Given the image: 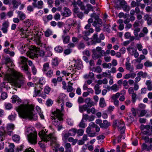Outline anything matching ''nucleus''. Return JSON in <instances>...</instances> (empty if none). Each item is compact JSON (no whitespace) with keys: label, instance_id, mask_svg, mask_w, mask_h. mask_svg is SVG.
<instances>
[{"label":"nucleus","instance_id":"4be33fe9","mask_svg":"<svg viewBox=\"0 0 152 152\" xmlns=\"http://www.w3.org/2000/svg\"><path fill=\"white\" fill-rule=\"evenodd\" d=\"M140 29L139 28H134V34L135 36L137 37L136 38V39L139 40L140 39V38L138 37L139 34L138 33L140 31Z\"/></svg>","mask_w":152,"mask_h":152},{"label":"nucleus","instance_id":"a211bd4d","mask_svg":"<svg viewBox=\"0 0 152 152\" xmlns=\"http://www.w3.org/2000/svg\"><path fill=\"white\" fill-rule=\"evenodd\" d=\"M142 147L143 150H146L147 151H149L150 150H152V144L148 146L146 144L144 143L142 145Z\"/></svg>","mask_w":152,"mask_h":152},{"label":"nucleus","instance_id":"3c124183","mask_svg":"<svg viewBox=\"0 0 152 152\" xmlns=\"http://www.w3.org/2000/svg\"><path fill=\"white\" fill-rule=\"evenodd\" d=\"M139 3H137V1H132L131 3V6L132 7H135L139 6Z\"/></svg>","mask_w":152,"mask_h":152},{"label":"nucleus","instance_id":"603ef678","mask_svg":"<svg viewBox=\"0 0 152 152\" xmlns=\"http://www.w3.org/2000/svg\"><path fill=\"white\" fill-rule=\"evenodd\" d=\"M140 26L139 22L136 20L134 23L133 25V27L135 28H138V27Z\"/></svg>","mask_w":152,"mask_h":152},{"label":"nucleus","instance_id":"a18cd8bd","mask_svg":"<svg viewBox=\"0 0 152 152\" xmlns=\"http://www.w3.org/2000/svg\"><path fill=\"white\" fill-rule=\"evenodd\" d=\"M122 8L124 11L126 12H129L130 9V7L127 5V4L126 5H125L124 6L122 7Z\"/></svg>","mask_w":152,"mask_h":152},{"label":"nucleus","instance_id":"de8ad7c7","mask_svg":"<svg viewBox=\"0 0 152 152\" xmlns=\"http://www.w3.org/2000/svg\"><path fill=\"white\" fill-rule=\"evenodd\" d=\"M58 60L56 58L53 59L52 62V64L54 66H56L58 65Z\"/></svg>","mask_w":152,"mask_h":152},{"label":"nucleus","instance_id":"9b49d317","mask_svg":"<svg viewBox=\"0 0 152 152\" xmlns=\"http://www.w3.org/2000/svg\"><path fill=\"white\" fill-rule=\"evenodd\" d=\"M9 22L7 21H6L2 24V27L1 30L4 33H6L7 31V29L9 26Z\"/></svg>","mask_w":152,"mask_h":152},{"label":"nucleus","instance_id":"052dcab7","mask_svg":"<svg viewBox=\"0 0 152 152\" xmlns=\"http://www.w3.org/2000/svg\"><path fill=\"white\" fill-rule=\"evenodd\" d=\"M136 46L139 51H141L142 50L143 47L141 44H137Z\"/></svg>","mask_w":152,"mask_h":152},{"label":"nucleus","instance_id":"6e6552de","mask_svg":"<svg viewBox=\"0 0 152 152\" xmlns=\"http://www.w3.org/2000/svg\"><path fill=\"white\" fill-rule=\"evenodd\" d=\"M112 126L114 128H117L118 130L122 131L121 132V134L122 133L125 129L124 122L119 120L114 121Z\"/></svg>","mask_w":152,"mask_h":152},{"label":"nucleus","instance_id":"473e14b6","mask_svg":"<svg viewBox=\"0 0 152 152\" xmlns=\"http://www.w3.org/2000/svg\"><path fill=\"white\" fill-rule=\"evenodd\" d=\"M73 85L72 83H71L70 82L68 83L67 88V91L68 92L72 91L73 89V88L72 86Z\"/></svg>","mask_w":152,"mask_h":152},{"label":"nucleus","instance_id":"f704fd0d","mask_svg":"<svg viewBox=\"0 0 152 152\" xmlns=\"http://www.w3.org/2000/svg\"><path fill=\"white\" fill-rule=\"evenodd\" d=\"M145 58V56L144 55H140L139 57L135 60V61L138 63H140L142 60L144 59Z\"/></svg>","mask_w":152,"mask_h":152},{"label":"nucleus","instance_id":"a19ab883","mask_svg":"<svg viewBox=\"0 0 152 152\" xmlns=\"http://www.w3.org/2000/svg\"><path fill=\"white\" fill-rule=\"evenodd\" d=\"M43 5V2L41 1H39L37 2V8L38 9H42V8Z\"/></svg>","mask_w":152,"mask_h":152},{"label":"nucleus","instance_id":"6e6d98bb","mask_svg":"<svg viewBox=\"0 0 152 152\" xmlns=\"http://www.w3.org/2000/svg\"><path fill=\"white\" fill-rule=\"evenodd\" d=\"M110 26L109 24H107L106 23H104V28L106 29V31L108 32L110 31Z\"/></svg>","mask_w":152,"mask_h":152},{"label":"nucleus","instance_id":"09e8293b","mask_svg":"<svg viewBox=\"0 0 152 152\" xmlns=\"http://www.w3.org/2000/svg\"><path fill=\"white\" fill-rule=\"evenodd\" d=\"M144 65L146 67H151L152 66V62L148 61L144 63Z\"/></svg>","mask_w":152,"mask_h":152},{"label":"nucleus","instance_id":"f8f14e48","mask_svg":"<svg viewBox=\"0 0 152 152\" xmlns=\"http://www.w3.org/2000/svg\"><path fill=\"white\" fill-rule=\"evenodd\" d=\"M86 132L89 137H94L96 136V133L95 132H92L91 128L90 127H87L86 129Z\"/></svg>","mask_w":152,"mask_h":152},{"label":"nucleus","instance_id":"8fccbe9b","mask_svg":"<svg viewBox=\"0 0 152 152\" xmlns=\"http://www.w3.org/2000/svg\"><path fill=\"white\" fill-rule=\"evenodd\" d=\"M147 113V111L145 110H142L140 111V115L139 116H144Z\"/></svg>","mask_w":152,"mask_h":152},{"label":"nucleus","instance_id":"5701e85b","mask_svg":"<svg viewBox=\"0 0 152 152\" xmlns=\"http://www.w3.org/2000/svg\"><path fill=\"white\" fill-rule=\"evenodd\" d=\"M93 54L92 55L93 58L96 60L100 56L99 54L97 53L95 49H93L92 50Z\"/></svg>","mask_w":152,"mask_h":152},{"label":"nucleus","instance_id":"ea45409f","mask_svg":"<svg viewBox=\"0 0 152 152\" xmlns=\"http://www.w3.org/2000/svg\"><path fill=\"white\" fill-rule=\"evenodd\" d=\"M44 73L47 77H51L53 75V72L51 70L48 71L47 72H45Z\"/></svg>","mask_w":152,"mask_h":152},{"label":"nucleus","instance_id":"b1692460","mask_svg":"<svg viewBox=\"0 0 152 152\" xmlns=\"http://www.w3.org/2000/svg\"><path fill=\"white\" fill-rule=\"evenodd\" d=\"M4 64L6 65H12V61L11 59L8 57H6L4 58Z\"/></svg>","mask_w":152,"mask_h":152},{"label":"nucleus","instance_id":"13d9d810","mask_svg":"<svg viewBox=\"0 0 152 152\" xmlns=\"http://www.w3.org/2000/svg\"><path fill=\"white\" fill-rule=\"evenodd\" d=\"M85 44L82 42H80L78 45V48L79 49H83L85 47Z\"/></svg>","mask_w":152,"mask_h":152},{"label":"nucleus","instance_id":"bb28decb","mask_svg":"<svg viewBox=\"0 0 152 152\" xmlns=\"http://www.w3.org/2000/svg\"><path fill=\"white\" fill-rule=\"evenodd\" d=\"M9 149H6V152H14V148L15 145L13 143H11L9 145Z\"/></svg>","mask_w":152,"mask_h":152},{"label":"nucleus","instance_id":"7ed1b4c3","mask_svg":"<svg viewBox=\"0 0 152 152\" xmlns=\"http://www.w3.org/2000/svg\"><path fill=\"white\" fill-rule=\"evenodd\" d=\"M91 18H94L95 20L93 22V20L92 18L88 20V22L89 23H93L92 25L95 27V31L97 32H99L101 30L100 27L102 24V20L99 18V16L95 13H93L91 15Z\"/></svg>","mask_w":152,"mask_h":152},{"label":"nucleus","instance_id":"c9c22d12","mask_svg":"<svg viewBox=\"0 0 152 152\" xmlns=\"http://www.w3.org/2000/svg\"><path fill=\"white\" fill-rule=\"evenodd\" d=\"M137 75L140 77H142L145 78L147 75V73L145 72H143L142 71L139 72L137 73Z\"/></svg>","mask_w":152,"mask_h":152},{"label":"nucleus","instance_id":"1a4fd4ad","mask_svg":"<svg viewBox=\"0 0 152 152\" xmlns=\"http://www.w3.org/2000/svg\"><path fill=\"white\" fill-rule=\"evenodd\" d=\"M101 42L100 39L98 37L97 34H94L93 36V38L90 41L87 42V44L88 45H95L96 43H99Z\"/></svg>","mask_w":152,"mask_h":152},{"label":"nucleus","instance_id":"dca6fc26","mask_svg":"<svg viewBox=\"0 0 152 152\" xmlns=\"http://www.w3.org/2000/svg\"><path fill=\"white\" fill-rule=\"evenodd\" d=\"M28 59L23 56H21L20 58L19 64L23 65H27Z\"/></svg>","mask_w":152,"mask_h":152},{"label":"nucleus","instance_id":"aec40b11","mask_svg":"<svg viewBox=\"0 0 152 152\" xmlns=\"http://www.w3.org/2000/svg\"><path fill=\"white\" fill-rule=\"evenodd\" d=\"M12 3L14 8H17L18 6L21 4L20 0H13Z\"/></svg>","mask_w":152,"mask_h":152},{"label":"nucleus","instance_id":"4468645a","mask_svg":"<svg viewBox=\"0 0 152 152\" xmlns=\"http://www.w3.org/2000/svg\"><path fill=\"white\" fill-rule=\"evenodd\" d=\"M110 125V123L105 120H103V122L101 124L100 127L101 128H107Z\"/></svg>","mask_w":152,"mask_h":152},{"label":"nucleus","instance_id":"6ab92c4d","mask_svg":"<svg viewBox=\"0 0 152 152\" xmlns=\"http://www.w3.org/2000/svg\"><path fill=\"white\" fill-rule=\"evenodd\" d=\"M21 68L23 70L28 76H30V73L28 71V67L27 65H23L21 66Z\"/></svg>","mask_w":152,"mask_h":152},{"label":"nucleus","instance_id":"5fc2aeb1","mask_svg":"<svg viewBox=\"0 0 152 152\" xmlns=\"http://www.w3.org/2000/svg\"><path fill=\"white\" fill-rule=\"evenodd\" d=\"M137 94L135 93H133L132 94V102L134 103L136 101V99Z\"/></svg>","mask_w":152,"mask_h":152},{"label":"nucleus","instance_id":"393cba45","mask_svg":"<svg viewBox=\"0 0 152 152\" xmlns=\"http://www.w3.org/2000/svg\"><path fill=\"white\" fill-rule=\"evenodd\" d=\"M18 16L20 20H23L26 18V15L23 12L20 11H18L17 12Z\"/></svg>","mask_w":152,"mask_h":152},{"label":"nucleus","instance_id":"9d476101","mask_svg":"<svg viewBox=\"0 0 152 152\" xmlns=\"http://www.w3.org/2000/svg\"><path fill=\"white\" fill-rule=\"evenodd\" d=\"M15 125L12 124H8L6 126V129L7 130V134L11 136L13 134V130L15 128Z\"/></svg>","mask_w":152,"mask_h":152},{"label":"nucleus","instance_id":"0eeeda50","mask_svg":"<svg viewBox=\"0 0 152 152\" xmlns=\"http://www.w3.org/2000/svg\"><path fill=\"white\" fill-rule=\"evenodd\" d=\"M45 54V52L43 50H41L34 46L27 52V55L29 56L30 57L33 56L38 57L39 56H43Z\"/></svg>","mask_w":152,"mask_h":152},{"label":"nucleus","instance_id":"e433bc0d","mask_svg":"<svg viewBox=\"0 0 152 152\" xmlns=\"http://www.w3.org/2000/svg\"><path fill=\"white\" fill-rule=\"evenodd\" d=\"M119 87L116 84L113 85L111 87V90L114 91H117L119 90Z\"/></svg>","mask_w":152,"mask_h":152},{"label":"nucleus","instance_id":"69168bd1","mask_svg":"<svg viewBox=\"0 0 152 152\" xmlns=\"http://www.w3.org/2000/svg\"><path fill=\"white\" fill-rule=\"evenodd\" d=\"M50 91V88L48 87H46L44 89V92L45 94H48Z\"/></svg>","mask_w":152,"mask_h":152},{"label":"nucleus","instance_id":"f03ea898","mask_svg":"<svg viewBox=\"0 0 152 152\" xmlns=\"http://www.w3.org/2000/svg\"><path fill=\"white\" fill-rule=\"evenodd\" d=\"M39 135L45 142H47L48 141H50L51 144H54L55 148L56 151L59 148V145L57 143L56 137L53 134H51L49 135H47L43 133L42 132H39Z\"/></svg>","mask_w":152,"mask_h":152},{"label":"nucleus","instance_id":"774afa93","mask_svg":"<svg viewBox=\"0 0 152 152\" xmlns=\"http://www.w3.org/2000/svg\"><path fill=\"white\" fill-rule=\"evenodd\" d=\"M24 152H35L34 149L33 148H31V147H29L28 148H26Z\"/></svg>","mask_w":152,"mask_h":152},{"label":"nucleus","instance_id":"423d86ee","mask_svg":"<svg viewBox=\"0 0 152 152\" xmlns=\"http://www.w3.org/2000/svg\"><path fill=\"white\" fill-rule=\"evenodd\" d=\"M14 77L15 79L14 81L15 85L20 88L21 87L24 86L26 83L25 78L20 73L15 72L13 74Z\"/></svg>","mask_w":152,"mask_h":152},{"label":"nucleus","instance_id":"2eb2a0df","mask_svg":"<svg viewBox=\"0 0 152 152\" xmlns=\"http://www.w3.org/2000/svg\"><path fill=\"white\" fill-rule=\"evenodd\" d=\"M126 69L129 70L130 72H133L134 68L132 66L131 64L129 61L127 62L125 64Z\"/></svg>","mask_w":152,"mask_h":152},{"label":"nucleus","instance_id":"c756f323","mask_svg":"<svg viewBox=\"0 0 152 152\" xmlns=\"http://www.w3.org/2000/svg\"><path fill=\"white\" fill-rule=\"evenodd\" d=\"M49 65L48 63H46L44 64L43 66L42 71L44 73L46 72L48 69Z\"/></svg>","mask_w":152,"mask_h":152},{"label":"nucleus","instance_id":"cd10ccee","mask_svg":"<svg viewBox=\"0 0 152 152\" xmlns=\"http://www.w3.org/2000/svg\"><path fill=\"white\" fill-rule=\"evenodd\" d=\"M106 105L104 99L103 98H101L99 101L100 106L101 107H104L106 106Z\"/></svg>","mask_w":152,"mask_h":152},{"label":"nucleus","instance_id":"37998d69","mask_svg":"<svg viewBox=\"0 0 152 152\" xmlns=\"http://www.w3.org/2000/svg\"><path fill=\"white\" fill-rule=\"evenodd\" d=\"M120 96V93L119 92L116 93L115 94L113 95L112 96V99L113 100H117Z\"/></svg>","mask_w":152,"mask_h":152},{"label":"nucleus","instance_id":"680f3d73","mask_svg":"<svg viewBox=\"0 0 152 152\" xmlns=\"http://www.w3.org/2000/svg\"><path fill=\"white\" fill-rule=\"evenodd\" d=\"M6 85V82H4L3 83H1L0 85V91H3V88H5V86Z\"/></svg>","mask_w":152,"mask_h":152},{"label":"nucleus","instance_id":"2f4dec72","mask_svg":"<svg viewBox=\"0 0 152 152\" xmlns=\"http://www.w3.org/2000/svg\"><path fill=\"white\" fill-rule=\"evenodd\" d=\"M95 94H98L101 92V90L99 89V86L98 84H96L94 86Z\"/></svg>","mask_w":152,"mask_h":152},{"label":"nucleus","instance_id":"4d7b16f0","mask_svg":"<svg viewBox=\"0 0 152 152\" xmlns=\"http://www.w3.org/2000/svg\"><path fill=\"white\" fill-rule=\"evenodd\" d=\"M46 104L47 106H50L53 103V101L51 99H48L46 101Z\"/></svg>","mask_w":152,"mask_h":152},{"label":"nucleus","instance_id":"e2e57ef3","mask_svg":"<svg viewBox=\"0 0 152 152\" xmlns=\"http://www.w3.org/2000/svg\"><path fill=\"white\" fill-rule=\"evenodd\" d=\"M5 107L7 109L10 110L12 107V106L11 104L7 103L5 104Z\"/></svg>","mask_w":152,"mask_h":152},{"label":"nucleus","instance_id":"a878e982","mask_svg":"<svg viewBox=\"0 0 152 152\" xmlns=\"http://www.w3.org/2000/svg\"><path fill=\"white\" fill-rule=\"evenodd\" d=\"M87 8V10H86L84 11V13L85 14H88L90 10L93 11V7L90 4H88L86 5Z\"/></svg>","mask_w":152,"mask_h":152},{"label":"nucleus","instance_id":"bf43d9fd","mask_svg":"<svg viewBox=\"0 0 152 152\" xmlns=\"http://www.w3.org/2000/svg\"><path fill=\"white\" fill-rule=\"evenodd\" d=\"M69 36H66L64 38L63 42L64 43H68L69 40Z\"/></svg>","mask_w":152,"mask_h":152},{"label":"nucleus","instance_id":"39448f33","mask_svg":"<svg viewBox=\"0 0 152 152\" xmlns=\"http://www.w3.org/2000/svg\"><path fill=\"white\" fill-rule=\"evenodd\" d=\"M26 134L27 136L29 142L32 144H35L37 143V132L33 130L31 128L29 127L27 129Z\"/></svg>","mask_w":152,"mask_h":152},{"label":"nucleus","instance_id":"412c9836","mask_svg":"<svg viewBox=\"0 0 152 152\" xmlns=\"http://www.w3.org/2000/svg\"><path fill=\"white\" fill-rule=\"evenodd\" d=\"M75 69L77 68L78 69H82L83 66L82 62L79 61H77L75 64Z\"/></svg>","mask_w":152,"mask_h":152},{"label":"nucleus","instance_id":"ddd939ff","mask_svg":"<svg viewBox=\"0 0 152 152\" xmlns=\"http://www.w3.org/2000/svg\"><path fill=\"white\" fill-rule=\"evenodd\" d=\"M64 12L61 13L62 15L65 17H67L71 15V11L66 7L64 8Z\"/></svg>","mask_w":152,"mask_h":152},{"label":"nucleus","instance_id":"864d4df0","mask_svg":"<svg viewBox=\"0 0 152 152\" xmlns=\"http://www.w3.org/2000/svg\"><path fill=\"white\" fill-rule=\"evenodd\" d=\"M7 94L5 92H3L1 94V98L2 100H4L7 97Z\"/></svg>","mask_w":152,"mask_h":152},{"label":"nucleus","instance_id":"7c9ffc66","mask_svg":"<svg viewBox=\"0 0 152 152\" xmlns=\"http://www.w3.org/2000/svg\"><path fill=\"white\" fill-rule=\"evenodd\" d=\"M12 139L14 141L18 142L20 141V137L19 135L15 134L12 136Z\"/></svg>","mask_w":152,"mask_h":152},{"label":"nucleus","instance_id":"49530a36","mask_svg":"<svg viewBox=\"0 0 152 152\" xmlns=\"http://www.w3.org/2000/svg\"><path fill=\"white\" fill-rule=\"evenodd\" d=\"M16 116V115L15 113H14L13 114L10 115L8 116V118L10 121H13L15 120Z\"/></svg>","mask_w":152,"mask_h":152},{"label":"nucleus","instance_id":"f3484780","mask_svg":"<svg viewBox=\"0 0 152 152\" xmlns=\"http://www.w3.org/2000/svg\"><path fill=\"white\" fill-rule=\"evenodd\" d=\"M144 19L147 21V23L148 25H151L152 23V18L150 15L148 14L145 15L143 17Z\"/></svg>","mask_w":152,"mask_h":152},{"label":"nucleus","instance_id":"338daca9","mask_svg":"<svg viewBox=\"0 0 152 152\" xmlns=\"http://www.w3.org/2000/svg\"><path fill=\"white\" fill-rule=\"evenodd\" d=\"M54 18L56 20H58L60 18V15L59 13L56 14L54 16Z\"/></svg>","mask_w":152,"mask_h":152},{"label":"nucleus","instance_id":"4c0bfd02","mask_svg":"<svg viewBox=\"0 0 152 152\" xmlns=\"http://www.w3.org/2000/svg\"><path fill=\"white\" fill-rule=\"evenodd\" d=\"M79 127L81 128H84L86 127V123L84 122L83 120L82 119L79 124L78 125Z\"/></svg>","mask_w":152,"mask_h":152},{"label":"nucleus","instance_id":"c03bdc74","mask_svg":"<svg viewBox=\"0 0 152 152\" xmlns=\"http://www.w3.org/2000/svg\"><path fill=\"white\" fill-rule=\"evenodd\" d=\"M102 65L104 68H110L111 67L112 64L110 63H109L107 64L106 63H104L102 64Z\"/></svg>","mask_w":152,"mask_h":152},{"label":"nucleus","instance_id":"20e7f679","mask_svg":"<svg viewBox=\"0 0 152 152\" xmlns=\"http://www.w3.org/2000/svg\"><path fill=\"white\" fill-rule=\"evenodd\" d=\"M53 115L54 116H52V121L54 124L57 126L58 130H60L62 128V126L59 125L63 120V114L60 110H57L54 112Z\"/></svg>","mask_w":152,"mask_h":152},{"label":"nucleus","instance_id":"72a5a7b5","mask_svg":"<svg viewBox=\"0 0 152 152\" xmlns=\"http://www.w3.org/2000/svg\"><path fill=\"white\" fill-rule=\"evenodd\" d=\"M87 106L86 104L83 105V106H79V110L80 112L82 113L84 110H87Z\"/></svg>","mask_w":152,"mask_h":152},{"label":"nucleus","instance_id":"f257e3e1","mask_svg":"<svg viewBox=\"0 0 152 152\" xmlns=\"http://www.w3.org/2000/svg\"><path fill=\"white\" fill-rule=\"evenodd\" d=\"M34 107L28 104H22L16 109L20 117L23 118L36 120L37 119V115L33 113Z\"/></svg>","mask_w":152,"mask_h":152},{"label":"nucleus","instance_id":"c85d7f7f","mask_svg":"<svg viewBox=\"0 0 152 152\" xmlns=\"http://www.w3.org/2000/svg\"><path fill=\"white\" fill-rule=\"evenodd\" d=\"M70 136H75L77 132V130L74 128L71 129L69 131Z\"/></svg>","mask_w":152,"mask_h":152},{"label":"nucleus","instance_id":"58836bf2","mask_svg":"<svg viewBox=\"0 0 152 152\" xmlns=\"http://www.w3.org/2000/svg\"><path fill=\"white\" fill-rule=\"evenodd\" d=\"M52 31L49 29H48L45 33V35L47 37H49V36L52 35Z\"/></svg>","mask_w":152,"mask_h":152},{"label":"nucleus","instance_id":"79ce46f5","mask_svg":"<svg viewBox=\"0 0 152 152\" xmlns=\"http://www.w3.org/2000/svg\"><path fill=\"white\" fill-rule=\"evenodd\" d=\"M57 52L61 53L63 50L62 47L60 46H57L54 49Z\"/></svg>","mask_w":152,"mask_h":152},{"label":"nucleus","instance_id":"0e129e2a","mask_svg":"<svg viewBox=\"0 0 152 152\" xmlns=\"http://www.w3.org/2000/svg\"><path fill=\"white\" fill-rule=\"evenodd\" d=\"M84 133V130L82 129H79L77 131V133L78 136H82Z\"/></svg>","mask_w":152,"mask_h":152}]
</instances>
